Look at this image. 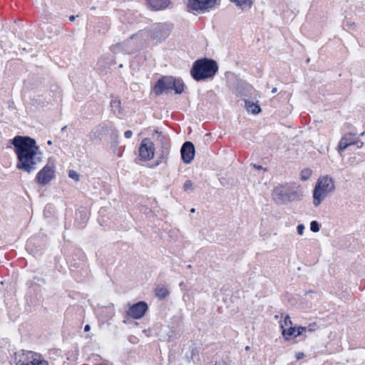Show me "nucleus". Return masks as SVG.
Instances as JSON below:
<instances>
[{"label": "nucleus", "instance_id": "nucleus-16", "mask_svg": "<svg viewBox=\"0 0 365 365\" xmlns=\"http://www.w3.org/2000/svg\"><path fill=\"white\" fill-rule=\"evenodd\" d=\"M89 219V214L87 210L83 208L82 210H79L76 213V220H75V225L82 229L86 226L87 221Z\"/></svg>", "mask_w": 365, "mask_h": 365}, {"label": "nucleus", "instance_id": "nucleus-10", "mask_svg": "<svg viewBox=\"0 0 365 365\" xmlns=\"http://www.w3.org/2000/svg\"><path fill=\"white\" fill-rule=\"evenodd\" d=\"M140 159L143 161H148L152 159L155 153L154 143L150 138H144L138 149Z\"/></svg>", "mask_w": 365, "mask_h": 365}, {"label": "nucleus", "instance_id": "nucleus-25", "mask_svg": "<svg viewBox=\"0 0 365 365\" xmlns=\"http://www.w3.org/2000/svg\"><path fill=\"white\" fill-rule=\"evenodd\" d=\"M231 1L241 8H244L246 5H247L249 8L252 6V2L249 1V0H231Z\"/></svg>", "mask_w": 365, "mask_h": 365}, {"label": "nucleus", "instance_id": "nucleus-37", "mask_svg": "<svg viewBox=\"0 0 365 365\" xmlns=\"http://www.w3.org/2000/svg\"><path fill=\"white\" fill-rule=\"evenodd\" d=\"M123 45H124V44H123V43H121L115 44V45L113 46V49H114V51H115L116 49H118V50H123Z\"/></svg>", "mask_w": 365, "mask_h": 365}, {"label": "nucleus", "instance_id": "nucleus-5", "mask_svg": "<svg viewBox=\"0 0 365 365\" xmlns=\"http://www.w3.org/2000/svg\"><path fill=\"white\" fill-rule=\"evenodd\" d=\"M335 189L332 178L324 176L318 179L313 190V204L319 206L324 198Z\"/></svg>", "mask_w": 365, "mask_h": 365}, {"label": "nucleus", "instance_id": "nucleus-27", "mask_svg": "<svg viewBox=\"0 0 365 365\" xmlns=\"http://www.w3.org/2000/svg\"><path fill=\"white\" fill-rule=\"evenodd\" d=\"M310 230L313 232H317L320 230V225L316 220H313L310 223Z\"/></svg>", "mask_w": 365, "mask_h": 365}, {"label": "nucleus", "instance_id": "nucleus-45", "mask_svg": "<svg viewBox=\"0 0 365 365\" xmlns=\"http://www.w3.org/2000/svg\"><path fill=\"white\" fill-rule=\"evenodd\" d=\"M365 134V132H362L361 133H360V136H363Z\"/></svg>", "mask_w": 365, "mask_h": 365}, {"label": "nucleus", "instance_id": "nucleus-46", "mask_svg": "<svg viewBox=\"0 0 365 365\" xmlns=\"http://www.w3.org/2000/svg\"><path fill=\"white\" fill-rule=\"evenodd\" d=\"M47 143H48V145H51L52 142H51V140H48V141L47 142Z\"/></svg>", "mask_w": 365, "mask_h": 365}, {"label": "nucleus", "instance_id": "nucleus-32", "mask_svg": "<svg viewBox=\"0 0 365 365\" xmlns=\"http://www.w3.org/2000/svg\"><path fill=\"white\" fill-rule=\"evenodd\" d=\"M306 330H307V327H301V326L298 327L297 328H296L295 337L302 334V333L304 331H305Z\"/></svg>", "mask_w": 365, "mask_h": 365}, {"label": "nucleus", "instance_id": "nucleus-20", "mask_svg": "<svg viewBox=\"0 0 365 365\" xmlns=\"http://www.w3.org/2000/svg\"><path fill=\"white\" fill-rule=\"evenodd\" d=\"M245 107L247 111L252 114H258L261 112L260 106L252 101H245Z\"/></svg>", "mask_w": 365, "mask_h": 365}, {"label": "nucleus", "instance_id": "nucleus-19", "mask_svg": "<svg viewBox=\"0 0 365 365\" xmlns=\"http://www.w3.org/2000/svg\"><path fill=\"white\" fill-rule=\"evenodd\" d=\"M155 135H157V140L160 141L161 149L164 150V154L170 153V145L166 137L163 134L162 132L158 131V130H155L153 136Z\"/></svg>", "mask_w": 365, "mask_h": 365}, {"label": "nucleus", "instance_id": "nucleus-2", "mask_svg": "<svg viewBox=\"0 0 365 365\" xmlns=\"http://www.w3.org/2000/svg\"><path fill=\"white\" fill-rule=\"evenodd\" d=\"M218 71L216 61L208 58H202L196 60L190 69L192 78L199 82L212 78Z\"/></svg>", "mask_w": 365, "mask_h": 365}, {"label": "nucleus", "instance_id": "nucleus-18", "mask_svg": "<svg viewBox=\"0 0 365 365\" xmlns=\"http://www.w3.org/2000/svg\"><path fill=\"white\" fill-rule=\"evenodd\" d=\"M38 245V240L36 238L29 239L26 245V248L28 252H31L34 255H38L41 253L42 248Z\"/></svg>", "mask_w": 365, "mask_h": 365}, {"label": "nucleus", "instance_id": "nucleus-3", "mask_svg": "<svg viewBox=\"0 0 365 365\" xmlns=\"http://www.w3.org/2000/svg\"><path fill=\"white\" fill-rule=\"evenodd\" d=\"M185 85L180 78H175L171 76H163L160 77L152 88V91L156 96L163 93H168L174 90L175 94L183 93Z\"/></svg>", "mask_w": 365, "mask_h": 365}, {"label": "nucleus", "instance_id": "nucleus-35", "mask_svg": "<svg viewBox=\"0 0 365 365\" xmlns=\"http://www.w3.org/2000/svg\"><path fill=\"white\" fill-rule=\"evenodd\" d=\"M292 321H291V319L289 316H287L284 320V326H289V325H292Z\"/></svg>", "mask_w": 365, "mask_h": 365}, {"label": "nucleus", "instance_id": "nucleus-48", "mask_svg": "<svg viewBox=\"0 0 365 365\" xmlns=\"http://www.w3.org/2000/svg\"><path fill=\"white\" fill-rule=\"evenodd\" d=\"M123 51H124L125 53H129V51H127V50H123Z\"/></svg>", "mask_w": 365, "mask_h": 365}, {"label": "nucleus", "instance_id": "nucleus-42", "mask_svg": "<svg viewBox=\"0 0 365 365\" xmlns=\"http://www.w3.org/2000/svg\"><path fill=\"white\" fill-rule=\"evenodd\" d=\"M277 91V88H273L272 90V93H275Z\"/></svg>", "mask_w": 365, "mask_h": 365}, {"label": "nucleus", "instance_id": "nucleus-39", "mask_svg": "<svg viewBox=\"0 0 365 365\" xmlns=\"http://www.w3.org/2000/svg\"><path fill=\"white\" fill-rule=\"evenodd\" d=\"M91 330V326L89 324H86L84 327V331H89Z\"/></svg>", "mask_w": 365, "mask_h": 365}, {"label": "nucleus", "instance_id": "nucleus-43", "mask_svg": "<svg viewBox=\"0 0 365 365\" xmlns=\"http://www.w3.org/2000/svg\"><path fill=\"white\" fill-rule=\"evenodd\" d=\"M190 212H195V208H192V209L190 210Z\"/></svg>", "mask_w": 365, "mask_h": 365}, {"label": "nucleus", "instance_id": "nucleus-12", "mask_svg": "<svg viewBox=\"0 0 365 365\" xmlns=\"http://www.w3.org/2000/svg\"><path fill=\"white\" fill-rule=\"evenodd\" d=\"M217 0H188L189 11H205L215 6Z\"/></svg>", "mask_w": 365, "mask_h": 365}, {"label": "nucleus", "instance_id": "nucleus-8", "mask_svg": "<svg viewBox=\"0 0 365 365\" xmlns=\"http://www.w3.org/2000/svg\"><path fill=\"white\" fill-rule=\"evenodd\" d=\"M55 177V166L48 163L37 173L35 180L40 185H46Z\"/></svg>", "mask_w": 365, "mask_h": 365}, {"label": "nucleus", "instance_id": "nucleus-47", "mask_svg": "<svg viewBox=\"0 0 365 365\" xmlns=\"http://www.w3.org/2000/svg\"><path fill=\"white\" fill-rule=\"evenodd\" d=\"M249 349H250V347L248 346H246V348H245L246 350H248Z\"/></svg>", "mask_w": 365, "mask_h": 365}, {"label": "nucleus", "instance_id": "nucleus-33", "mask_svg": "<svg viewBox=\"0 0 365 365\" xmlns=\"http://www.w3.org/2000/svg\"><path fill=\"white\" fill-rule=\"evenodd\" d=\"M354 145H356L358 148H361L363 147L364 143L356 135Z\"/></svg>", "mask_w": 365, "mask_h": 365}, {"label": "nucleus", "instance_id": "nucleus-26", "mask_svg": "<svg viewBox=\"0 0 365 365\" xmlns=\"http://www.w3.org/2000/svg\"><path fill=\"white\" fill-rule=\"evenodd\" d=\"M120 101L117 99L112 100L110 102V106L112 109L114 110V112L118 111V113L120 112Z\"/></svg>", "mask_w": 365, "mask_h": 365}, {"label": "nucleus", "instance_id": "nucleus-29", "mask_svg": "<svg viewBox=\"0 0 365 365\" xmlns=\"http://www.w3.org/2000/svg\"><path fill=\"white\" fill-rule=\"evenodd\" d=\"M214 365H230L229 359H220L216 360Z\"/></svg>", "mask_w": 365, "mask_h": 365}, {"label": "nucleus", "instance_id": "nucleus-11", "mask_svg": "<svg viewBox=\"0 0 365 365\" xmlns=\"http://www.w3.org/2000/svg\"><path fill=\"white\" fill-rule=\"evenodd\" d=\"M148 309V304L144 301H140L130 305L126 313L128 317L134 319H140L145 314Z\"/></svg>", "mask_w": 365, "mask_h": 365}, {"label": "nucleus", "instance_id": "nucleus-44", "mask_svg": "<svg viewBox=\"0 0 365 365\" xmlns=\"http://www.w3.org/2000/svg\"><path fill=\"white\" fill-rule=\"evenodd\" d=\"M66 129V126H64V127H63V128H61V130H62V131H63V130H65Z\"/></svg>", "mask_w": 365, "mask_h": 365}, {"label": "nucleus", "instance_id": "nucleus-30", "mask_svg": "<svg viewBox=\"0 0 365 365\" xmlns=\"http://www.w3.org/2000/svg\"><path fill=\"white\" fill-rule=\"evenodd\" d=\"M33 361L35 363V365H49L47 361L44 359H38L36 356L33 359Z\"/></svg>", "mask_w": 365, "mask_h": 365}, {"label": "nucleus", "instance_id": "nucleus-28", "mask_svg": "<svg viewBox=\"0 0 365 365\" xmlns=\"http://www.w3.org/2000/svg\"><path fill=\"white\" fill-rule=\"evenodd\" d=\"M68 177L76 182L80 180L79 174L73 170H70L68 171Z\"/></svg>", "mask_w": 365, "mask_h": 365}, {"label": "nucleus", "instance_id": "nucleus-15", "mask_svg": "<svg viewBox=\"0 0 365 365\" xmlns=\"http://www.w3.org/2000/svg\"><path fill=\"white\" fill-rule=\"evenodd\" d=\"M356 134L351 132L345 133L340 139L337 150L339 153L344 151L349 146L354 145Z\"/></svg>", "mask_w": 365, "mask_h": 365}, {"label": "nucleus", "instance_id": "nucleus-41", "mask_svg": "<svg viewBox=\"0 0 365 365\" xmlns=\"http://www.w3.org/2000/svg\"><path fill=\"white\" fill-rule=\"evenodd\" d=\"M255 168H256L257 169H262V167L261 165H254Z\"/></svg>", "mask_w": 365, "mask_h": 365}, {"label": "nucleus", "instance_id": "nucleus-1", "mask_svg": "<svg viewBox=\"0 0 365 365\" xmlns=\"http://www.w3.org/2000/svg\"><path fill=\"white\" fill-rule=\"evenodd\" d=\"M17 157L16 168L29 174L36 170L42 157L36 140L29 136L16 135L10 140Z\"/></svg>", "mask_w": 365, "mask_h": 365}, {"label": "nucleus", "instance_id": "nucleus-34", "mask_svg": "<svg viewBox=\"0 0 365 365\" xmlns=\"http://www.w3.org/2000/svg\"><path fill=\"white\" fill-rule=\"evenodd\" d=\"M304 229H305V227L302 224H299L297 227V232L300 235H303Z\"/></svg>", "mask_w": 365, "mask_h": 365}, {"label": "nucleus", "instance_id": "nucleus-17", "mask_svg": "<svg viewBox=\"0 0 365 365\" xmlns=\"http://www.w3.org/2000/svg\"><path fill=\"white\" fill-rule=\"evenodd\" d=\"M149 6L155 11L164 10L171 4L170 0H147Z\"/></svg>", "mask_w": 365, "mask_h": 365}, {"label": "nucleus", "instance_id": "nucleus-7", "mask_svg": "<svg viewBox=\"0 0 365 365\" xmlns=\"http://www.w3.org/2000/svg\"><path fill=\"white\" fill-rule=\"evenodd\" d=\"M110 130H112V136L116 138L118 136V130L115 128L112 130L110 123L102 122L91 130L88 134V138L92 142L101 140Z\"/></svg>", "mask_w": 365, "mask_h": 365}, {"label": "nucleus", "instance_id": "nucleus-4", "mask_svg": "<svg viewBox=\"0 0 365 365\" xmlns=\"http://www.w3.org/2000/svg\"><path fill=\"white\" fill-rule=\"evenodd\" d=\"M302 194L294 184L285 183L275 187L272 192V198L280 205L300 200Z\"/></svg>", "mask_w": 365, "mask_h": 365}, {"label": "nucleus", "instance_id": "nucleus-6", "mask_svg": "<svg viewBox=\"0 0 365 365\" xmlns=\"http://www.w3.org/2000/svg\"><path fill=\"white\" fill-rule=\"evenodd\" d=\"M172 28V25L168 23L153 24L150 29V39L156 42L164 41L170 35Z\"/></svg>", "mask_w": 365, "mask_h": 365}, {"label": "nucleus", "instance_id": "nucleus-24", "mask_svg": "<svg viewBox=\"0 0 365 365\" xmlns=\"http://www.w3.org/2000/svg\"><path fill=\"white\" fill-rule=\"evenodd\" d=\"M182 189L185 192H191L194 191V185L190 180H187L183 185Z\"/></svg>", "mask_w": 365, "mask_h": 365}, {"label": "nucleus", "instance_id": "nucleus-22", "mask_svg": "<svg viewBox=\"0 0 365 365\" xmlns=\"http://www.w3.org/2000/svg\"><path fill=\"white\" fill-rule=\"evenodd\" d=\"M281 328L282 329V335L286 339H288L289 336H294L296 334V327H290L288 329L284 327V325L281 324Z\"/></svg>", "mask_w": 365, "mask_h": 365}, {"label": "nucleus", "instance_id": "nucleus-23", "mask_svg": "<svg viewBox=\"0 0 365 365\" xmlns=\"http://www.w3.org/2000/svg\"><path fill=\"white\" fill-rule=\"evenodd\" d=\"M312 174V170L309 168H304L300 172V179L302 181L309 180Z\"/></svg>", "mask_w": 365, "mask_h": 365}, {"label": "nucleus", "instance_id": "nucleus-38", "mask_svg": "<svg viewBox=\"0 0 365 365\" xmlns=\"http://www.w3.org/2000/svg\"><path fill=\"white\" fill-rule=\"evenodd\" d=\"M304 356V354L303 352H297L295 355V357L297 360L302 359Z\"/></svg>", "mask_w": 365, "mask_h": 365}, {"label": "nucleus", "instance_id": "nucleus-31", "mask_svg": "<svg viewBox=\"0 0 365 365\" xmlns=\"http://www.w3.org/2000/svg\"><path fill=\"white\" fill-rule=\"evenodd\" d=\"M168 155H169V153L164 154V150L161 149V153L160 155V158L161 160H160V163H163V162L166 163L168 159Z\"/></svg>", "mask_w": 365, "mask_h": 365}, {"label": "nucleus", "instance_id": "nucleus-13", "mask_svg": "<svg viewBox=\"0 0 365 365\" xmlns=\"http://www.w3.org/2000/svg\"><path fill=\"white\" fill-rule=\"evenodd\" d=\"M195 146L190 141L185 142L180 149L181 158L185 163H190L195 156Z\"/></svg>", "mask_w": 365, "mask_h": 365}, {"label": "nucleus", "instance_id": "nucleus-36", "mask_svg": "<svg viewBox=\"0 0 365 365\" xmlns=\"http://www.w3.org/2000/svg\"><path fill=\"white\" fill-rule=\"evenodd\" d=\"M133 135V132L130 130H126L125 133H124V136L125 138H130Z\"/></svg>", "mask_w": 365, "mask_h": 365}, {"label": "nucleus", "instance_id": "nucleus-21", "mask_svg": "<svg viewBox=\"0 0 365 365\" xmlns=\"http://www.w3.org/2000/svg\"><path fill=\"white\" fill-rule=\"evenodd\" d=\"M155 292L156 297L160 299H165L169 294V291L168 290V289L163 286H158L155 290Z\"/></svg>", "mask_w": 365, "mask_h": 365}, {"label": "nucleus", "instance_id": "nucleus-40", "mask_svg": "<svg viewBox=\"0 0 365 365\" xmlns=\"http://www.w3.org/2000/svg\"><path fill=\"white\" fill-rule=\"evenodd\" d=\"M75 19H76V16H71L69 17V20H70L71 21H73L75 20Z\"/></svg>", "mask_w": 365, "mask_h": 365}, {"label": "nucleus", "instance_id": "nucleus-9", "mask_svg": "<svg viewBox=\"0 0 365 365\" xmlns=\"http://www.w3.org/2000/svg\"><path fill=\"white\" fill-rule=\"evenodd\" d=\"M35 356H40L31 351L21 350L14 354L12 365H35L33 361Z\"/></svg>", "mask_w": 365, "mask_h": 365}, {"label": "nucleus", "instance_id": "nucleus-14", "mask_svg": "<svg viewBox=\"0 0 365 365\" xmlns=\"http://www.w3.org/2000/svg\"><path fill=\"white\" fill-rule=\"evenodd\" d=\"M71 267H83L86 265V256L83 251L79 249H76L73 255L68 259Z\"/></svg>", "mask_w": 365, "mask_h": 365}]
</instances>
